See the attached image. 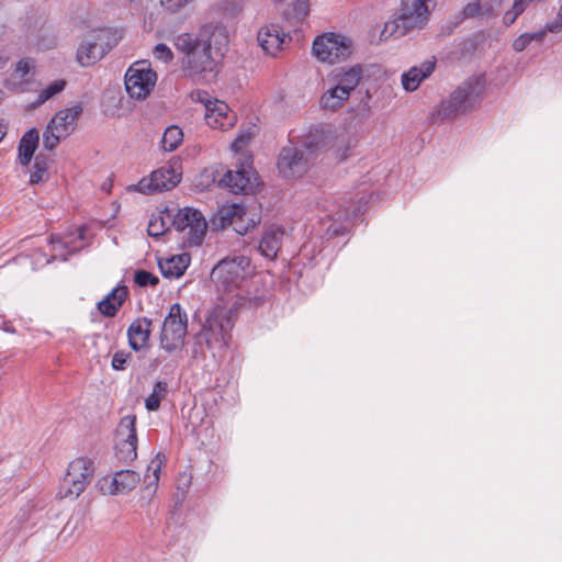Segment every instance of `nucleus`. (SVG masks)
Here are the masks:
<instances>
[{
  "label": "nucleus",
  "instance_id": "nucleus-1",
  "mask_svg": "<svg viewBox=\"0 0 562 562\" xmlns=\"http://www.w3.org/2000/svg\"><path fill=\"white\" fill-rule=\"evenodd\" d=\"M175 47L183 54L182 69L193 80L200 81L215 71L217 55L196 38V35L179 34L175 38Z\"/></svg>",
  "mask_w": 562,
  "mask_h": 562
},
{
  "label": "nucleus",
  "instance_id": "nucleus-2",
  "mask_svg": "<svg viewBox=\"0 0 562 562\" xmlns=\"http://www.w3.org/2000/svg\"><path fill=\"white\" fill-rule=\"evenodd\" d=\"M434 5L432 0H402L397 16L385 22L381 40L400 37L411 31L424 29Z\"/></svg>",
  "mask_w": 562,
  "mask_h": 562
},
{
  "label": "nucleus",
  "instance_id": "nucleus-3",
  "mask_svg": "<svg viewBox=\"0 0 562 562\" xmlns=\"http://www.w3.org/2000/svg\"><path fill=\"white\" fill-rule=\"evenodd\" d=\"M484 90V80L474 77L459 86L438 109V116L442 120H453L471 111L480 101Z\"/></svg>",
  "mask_w": 562,
  "mask_h": 562
},
{
  "label": "nucleus",
  "instance_id": "nucleus-4",
  "mask_svg": "<svg viewBox=\"0 0 562 562\" xmlns=\"http://www.w3.org/2000/svg\"><path fill=\"white\" fill-rule=\"evenodd\" d=\"M233 321L223 308H215L210 312L201 331L198 335L199 341H204L213 357L221 353L231 340Z\"/></svg>",
  "mask_w": 562,
  "mask_h": 562
},
{
  "label": "nucleus",
  "instance_id": "nucleus-5",
  "mask_svg": "<svg viewBox=\"0 0 562 562\" xmlns=\"http://www.w3.org/2000/svg\"><path fill=\"white\" fill-rule=\"evenodd\" d=\"M353 41L340 33L327 32L315 37L312 50L317 60L335 64L349 58L353 53Z\"/></svg>",
  "mask_w": 562,
  "mask_h": 562
},
{
  "label": "nucleus",
  "instance_id": "nucleus-6",
  "mask_svg": "<svg viewBox=\"0 0 562 562\" xmlns=\"http://www.w3.org/2000/svg\"><path fill=\"white\" fill-rule=\"evenodd\" d=\"M93 461L88 458H76L68 464L67 472L60 482L58 496L74 501L78 498L92 480Z\"/></svg>",
  "mask_w": 562,
  "mask_h": 562
},
{
  "label": "nucleus",
  "instance_id": "nucleus-7",
  "mask_svg": "<svg viewBox=\"0 0 562 562\" xmlns=\"http://www.w3.org/2000/svg\"><path fill=\"white\" fill-rule=\"evenodd\" d=\"M172 226L182 234L183 243L189 247L200 246L207 231L203 214L193 207H182L172 215Z\"/></svg>",
  "mask_w": 562,
  "mask_h": 562
},
{
  "label": "nucleus",
  "instance_id": "nucleus-8",
  "mask_svg": "<svg viewBox=\"0 0 562 562\" xmlns=\"http://www.w3.org/2000/svg\"><path fill=\"white\" fill-rule=\"evenodd\" d=\"M82 114V106L75 104L60 110L48 122L43 133V146L47 150L55 149L61 139L66 138L76 127V122Z\"/></svg>",
  "mask_w": 562,
  "mask_h": 562
},
{
  "label": "nucleus",
  "instance_id": "nucleus-9",
  "mask_svg": "<svg viewBox=\"0 0 562 562\" xmlns=\"http://www.w3.org/2000/svg\"><path fill=\"white\" fill-rule=\"evenodd\" d=\"M249 267L250 259L247 256L227 257L212 269L211 279L218 291L231 292L239 285Z\"/></svg>",
  "mask_w": 562,
  "mask_h": 562
},
{
  "label": "nucleus",
  "instance_id": "nucleus-10",
  "mask_svg": "<svg viewBox=\"0 0 562 562\" xmlns=\"http://www.w3.org/2000/svg\"><path fill=\"white\" fill-rule=\"evenodd\" d=\"M188 328V315L179 303L170 306L160 333L161 348L168 352L180 349L184 345Z\"/></svg>",
  "mask_w": 562,
  "mask_h": 562
},
{
  "label": "nucleus",
  "instance_id": "nucleus-11",
  "mask_svg": "<svg viewBox=\"0 0 562 562\" xmlns=\"http://www.w3.org/2000/svg\"><path fill=\"white\" fill-rule=\"evenodd\" d=\"M317 157V149L311 144L301 147H284L279 156L278 168L285 178L301 177Z\"/></svg>",
  "mask_w": 562,
  "mask_h": 562
},
{
  "label": "nucleus",
  "instance_id": "nucleus-12",
  "mask_svg": "<svg viewBox=\"0 0 562 562\" xmlns=\"http://www.w3.org/2000/svg\"><path fill=\"white\" fill-rule=\"evenodd\" d=\"M157 82V74L149 61H135L125 74V88L131 98L146 99Z\"/></svg>",
  "mask_w": 562,
  "mask_h": 562
},
{
  "label": "nucleus",
  "instance_id": "nucleus-13",
  "mask_svg": "<svg viewBox=\"0 0 562 562\" xmlns=\"http://www.w3.org/2000/svg\"><path fill=\"white\" fill-rule=\"evenodd\" d=\"M181 180V171L176 165L161 167L153 171L148 177H144L134 186L135 190L150 194L175 188Z\"/></svg>",
  "mask_w": 562,
  "mask_h": 562
},
{
  "label": "nucleus",
  "instance_id": "nucleus-14",
  "mask_svg": "<svg viewBox=\"0 0 562 562\" xmlns=\"http://www.w3.org/2000/svg\"><path fill=\"white\" fill-rule=\"evenodd\" d=\"M136 417L127 415L123 417L116 429V456L127 462L137 457V435L135 429Z\"/></svg>",
  "mask_w": 562,
  "mask_h": 562
},
{
  "label": "nucleus",
  "instance_id": "nucleus-15",
  "mask_svg": "<svg viewBox=\"0 0 562 562\" xmlns=\"http://www.w3.org/2000/svg\"><path fill=\"white\" fill-rule=\"evenodd\" d=\"M201 98L200 101L204 104L205 108V122L206 124L214 130L226 131L235 126L237 122V115L233 112L229 106L220 100H210L206 98Z\"/></svg>",
  "mask_w": 562,
  "mask_h": 562
},
{
  "label": "nucleus",
  "instance_id": "nucleus-16",
  "mask_svg": "<svg viewBox=\"0 0 562 562\" xmlns=\"http://www.w3.org/2000/svg\"><path fill=\"white\" fill-rule=\"evenodd\" d=\"M257 173L248 162L240 164L236 170H228L221 179V184L231 192L249 193L257 187Z\"/></svg>",
  "mask_w": 562,
  "mask_h": 562
},
{
  "label": "nucleus",
  "instance_id": "nucleus-17",
  "mask_svg": "<svg viewBox=\"0 0 562 562\" xmlns=\"http://www.w3.org/2000/svg\"><path fill=\"white\" fill-rule=\"evenodd\" d=\"M140 476L132 470H122L112 477H103L99 481L103 494L115 495L130 492L139 483Z\"/></svg>",
  "mask_w": 562,
  "mask_h": 562
},
{
  "label": "nucleus",
  "instance_id": "nucleus-18",
  "mask_svg": "<svg viewBox=\"0 0 562 562\" xmlns=\"http://www.w3.org/2000/svg\"><path fill=\"white\" fill-rule=\"evenodd\" d=\"M196 38L206 44L215 55L222 56V50L228 45V30L221 22L209 23L201 29Z\"/></svg>",
  "mask_w": 562,
  "mask_h": 562
},
{
  "label": "nucleus",
  "instance_id": "nucleus-19",
  "mask_svg": "<svg viewBox=\"0 0 562 562\" xmlns=\"http://www.w3.org/2000/svg\"><path fill=\"white\" fill-rule=\"evenodd\" d=\"M435 68V57L424 60L420 65L411 67L401 77L403 89L408 92L417 90L420 83L434 72Z\"/></svg>",
  "mask_w": 562,
  "mask_h": 562
},
{
  "label": "nucleus",
  "instance_id": "nucleus-20",
  "mask_svg": "<svg viewBox=\"0 0 562 562\" xmlns=\"http://www.w3.org/2000/svg\"><path fill=\"white\" fill-rule=\"evenodd\" d=\"M363 76V67L359 64L351 67L336 68L327 77L328 82L342 87L350 94L360 83Z\"/></svg>",
  "mask_w": 562,
  "mask_h": 562
},
{
  "label": "nucleus",
  "instance_id": "nucleus-21",
  "mask_svg": "<svg viewBox=\"0 0 562 562\" xmlns=\"http://www.w3.org/2000/svg\"><path fill=\"white\" fill-rule=\"evenodd\" d=\"M285 37L279 25L268 24L259 30L257 41L266 54L276 56L281 50Z\"/></svg>",
  "mask_w": 562,
  "mask_h": 562
},
{
  "label": "nucleus",
  "instance_id": "nucleus-22",
  "mask_svg": "<svg viewBox=\"0 0 562 562\" xmlns=\"http://www.w3.org/2000/svg\"><path fill=\"white\" fill-rule=\"evenodd\" d=\"M246 216L247 212L245 207L237 203L223 205L217 211L220 225L222 227L232 225L238 234H244L249 228L248 224L244 225V218Z\"/></svg>",
  "mask_w": 562,
  "mask_h": 562
},
{
  "label": "nucleus",
  "instance_id": "nucleus-23",
  "mask_svg": "<svg viewBox=\"0 0 562 562\" xmlns=\"http://www.w3.org/2000/svg\"><path fill=\"white\" fill-rule=\"evenodd\" d=\"M105 54L104 48L94 35H89L81 41L77 49V61L82 67H89L99 61Z\"/></svg>",
  "mask_w": 562,
  "mask_h": 562
},
{
  "label": "nucleus",
  "instance_id": "nucleus-24",
  "mask_svg": "<svg viewBox=\"0 0 562 562\" xmlns=\"http://www.w3.org/2000/svg\"><path fill=\"white\" fill-rule=\"evenodd\" d=\"M151 333V321L147 317L135 319L128 327L127 337L132 349L138 351L148 344Z\"/></svg>",
  "mask_w": 562,
  "mask_h": 562
},
{
  "label": "nucleus",
  "instance_id": "nucleus-25",
  "mask_svg": "<svg viewBox=\"0 0 562 562\" xmlns=\"http://www.w3.org/2000/svg\"><path fill=\"white\" fill-rule=\"evenodd\" d=\"M284 229L280 226L269 227L259 244V251L269 259L277 257L284 237Z\"/></svg>",
  "mask_w": 562,
  "mask_h": 562
},
{
  "label": "nucleus",
  "instance_id": "nucleus-26",
  "mask_svg": "<svg viewBox=\"0 0 562 562\" xmlns=\"http://www.w3.org/2000/svg\"><path fill=\"white\" fill-rule=\"evenodd\" d=\"M128 294V290L124 285L114 288L102 301L99 302L98 308L101 314L106 317H113L119 308L123 305Z\"/></svg>",
  "mask_w": 562,
  "mask_h": 562
},
{
  "label": "nucleus",
  "instance_id": "nucleus-27",
  "mask_svg": "<svg viewBox=\"0 0 562 562\" xmlns=\"http://www.w3.org/2000/svg\"><path fill=\"white\" fill-rule=\"evenodd\" d=\"M190 263L188 254L176 255L169 258L159 260V268L161 273L167 278L181 277Z\"/></svg>",
  "mask_w": 562,
  "mask_h": 562
},
{
  "label": "nucleus",
  "instance_id": "nucleus-28",
  "mask_svg": "<svg viewBox=\"0 0 562 562\" xmlns=\"http://www.w3.org/2000/svg\"><path fill=\"white\" fill-rule=\"evenodd\" d=\"M331 86L323 93L321 98V104L324 109L336 111L340 109L344 103L349 99L350 94L342 87H338L336 83Z\"/></svg>",
  "mask_w": 562,
  "mask_h": 562
},
{
  "label": "nucleus",
  "instance_id": "nucleus-29",
  "mask_svg": "<svg viewBox=\"0 0 562 562\" xmlns=\"http://www.w3.org/2000/svg\"><path fill=\"white\" fill-rule=\"evenodd\" d=\"M40 135L35 128L27 131L19 143V160L21 165L26 166L31 162L35 149L38 145Z\"/></svg>",
  "mask_w": 562,
  "mask_h": 562
},
{
  "label": "nucleus",
  "instance_id": "nucleus-30",
  "mask_svg": "<svg viewBox=\"0 0 562 562\" xmlns=\"http://www.w3.org/2000/svg\"><path fill=\"white\" fill-rule=\"evenodd\" d=\"M274 3L283 4V15L291 20H302L310 12L308 0H272Z\"/></svg>",
  "mask_w": 562,
  "mask_h": 562
},
{
  "label": "nucleus",
  "instance_id": "nucleus-31",
  "mask_svg": "<svg viewBox=\"0 0 562 562\" xmlns=\"http://www.w3.org/2000/svg\"><path fill=\"white\" fill-rule=\"evenodd\" d=\"M214 10L225 21H236L244 11V0H221Z\"/></svg>",
  "mask_w": 562,
  "mask_h": 562
},
{
  "label": "nucleus",
  "instance_id": "nucleus-32",
  "mask_svg": "<svg viewBox=\"0 0 562 562\" xmlns=\"http://www.w3.org/2000/svg\"><path fill=\"white\" fill-rule=\"evenodd\" d=\"M170 225H172V214L159 212L158 214H153L147 232L149 236L158 238L169 229Z\"/></svg>",
  "mask_w": 562,
  "mask_h": 562
},
{
  "label": "nucleus",
  "instance_id": "nucleus-33",
  "mask_svg": "<svg viewBox=\"0 0 562 562\" xmlns=\"http://www.w3.org/2000/svg\"><path fill=\"white\" fill-rule=\"evenodd\" d=\"M164 465V459L157 454L148 464L147 473L145 474V491L149 494L155 493L159 481V474Z\"/></svg>",
  "mask_w": 562,
  "mask_h": 562
},
{
  "label": "nucleus",
  "instance_id": "nucleus-34",
  "mask_svg": "<svg viewBox=\"0 0 562 562\" xmlns=\"http://www.w3.org/2000/svg\"><path fill=\"white\" fill-rule=\"evenodd\" d=\"M183 142V132L177 125L167 127L161 137V148L165 151H175Z\"/></svg>",
  "mask_w": 562,
  "mask_h": 562
},
{
  "label": "nucleus",
  "instance_id": "nucleus-35",
  "mask_svg": "<svg viewBox=\"0 0 562 562\" xmlns=\"http://www.w3.org/2000/svg\"><path fill=\"white\" fill-rule=\"evenodd\" d=\"M168 393V384L164 381H158L155 383L151 393L145 400V406L148 411L155 412L160 407L161 401L166 397Z\"/></svg>",
  "mask_w": 562,
  "mask_h": 562
},
{
  "label": "nucleus",
  "instance_id": "nucleus-36",
  "mask_svg": "<svg viewBox=\"0 0 562 562\" xmlns=\"http://www.w3.org/2000/svg\"><path fill=\"white\" fill-rule=\"evenodd\" d=\"M66 87V81L63 79L55 80L49 83L46 88L42 89L38 93L37 100L35 101L36 105L45 103L47 100L53 98L54 95L61 92Z\"/></svg>",
  "mask_w": 562,
  "mask_h": 562
},
{
  "label": "nucleus",
  "instance_id": "nucleus-37",
  "mask_svg": "<svg viewBox=\"0 0 562 562\" xmlns=\"http://www.w3.org/2000/svg\"><path fill=\"white\" fill-rule=\"evenodd\" d=\"M47 177L48 173L46 160L41 156H37L35 158L34 171L31 173L30 181L31 183L36 184L46 180Z\"/></svg>",
  "mask_w": 562,
  "mask_h": 562
},
{
  "label": "nucleus",
  "instance_id": "nucleus-38",
  "mask_svg": "<svg viewBox=\"0 0 562 562\" xmlns=\"http://www.w3.org/2000/svg\"><path fill=\"white\" fill-rule=\"evenodd\" d=\"M34 60L31 58H23L18 61L13 76L19 80H25L26 76L34 69Z\"/></svg>",
  "mask_w": 562,
  "mask_h": 562
},
{
  "label": "nucleus",
  "instance_id": "nucleus-39",
  "mask_svg": "<svg viewBox=\"0 0 562 562\" xmlns=\"http://www.w3.org/2000/svg\"><path fill=\"white\" fill-rule=\"evenodd\" d=\"M151 54H153V57L155 58V60L161 61L162 64H168L173 59L172 50L170 49L169 46H167L164 43L157 44L153 48Z\"/></svg>",
  "mask_w": 562,
  "mask_h": 562
},
{
  "label": "nucleus",
  "instance_id": "nucleus-40",
  "mask_svg": "<svg viewBox=\"0 0 562 562\" xmlns=\"http://www.w3.org/2000/svg\"><path fill=\"white\" fill-rule=\"evenodd\" d=\"M526 7H524V0H514L513 7L510 10L506 11L503 21L506 25L513 24L516 19L525 11Z\"/></svg>",
  "mask_w": 562,
  "mask_h": 562
},
{
  "label": "nucleus",
  "instance_id": "nucleus-41",
  "mask_svg": "<svg viewBox=\"0 0 562 562\" xmlns=\"http://www.w3.org/2000/svg\"><path fill=\"white\" fill-rule=\"evenodd\" d=\"M155 3H158L165 11L175 13L187 4L192 2L193 0H151Z\"/></svg>",
  "mask_w": 562,
  "mask_h": 562
},
{
  "label": "nucleus",
  "instance_id": "nucleus-42",
  "mask_svg": "<svg viewBox=\"0 0 562 562\" xmlns=\"http://www.w3.org/2000/svg\"><path fill=\"white\" fill-rule=\"evenodd\" d=\"M158 281V278L148 271L138 270L135 273V282L139 286L156 285Z\"/></svg>",
  "mask_w": 562,
  "mask_h": 562
},
{
  "label": "nucleus",
  "instance_id": "nucleus-43",
  "mask_svg": "<svg viewBox=\"0 0 562 562\" xmlns=\"http://www.w3.org/2000/svg\"><path fill=\"white\" fill-rule=\"evenodd\" d=\"M252 133L250 130L241 131L237 138L232 144V149L235 153H240L246 147V145L249 143V140L252 138Z\"/></svg>",
  "mask_w": 562,
  "mask_h": 562
},
{
  "label": "nucleus",
  "instance_id": "nucleus-44",
  "mask_svg": "<svg viewBox=\"0 0 562 562\" xmlns=\"http://www.w3.org/2000/svg\"><path fill=\"white\" fill-rule=\"evenodd\" d=\"M128 359H130V353H126L124 351L115 352L112 358V368L114 370H124L125 364L127 363Z\"/></svg>",
  "mask_w": 562,
  "mask_h": 562
},
{
  "label": "nucleus",
  "instance_id": "nucleus-45",
  "mask_svg": "<svg viewBox=\"0 0 562 562\" xmlns=\"http://www.w3.org/2000/svg\"><path fill=\"white\" fill-rule=\"evenodd\" d=\"M529 44H530L529 37L527 36V33H524L514 40L512 46L515 52L519 53V52L525 50Z\"/></svg>",
  "mask_w": 562,
  "mask_h": 562
},
{
  "label": "nucleus",
  "instance_id": "nucleus-46",
  "mask_svg": "<svg viewBox=\"0 0 562 562\" xmlns=\"http://www.w3.org/2000/svg\"><path fill=\"white\" fill-rule=\"evenodd\" d=\"M481 7L479 2L468 3L463 9V15L465 18H473L480 13Z\"/></svg>",
  "mask_w": 562,
  "mask_h": 562
},
{
  "label": "nucleus",
  "instance_id": "nucleus-47",
  "mask_svg": "<svg viewBox=\"0 0 562 562\" xmlns=\"http://www.w3.org/2000/svg\"><path fill=\"white\" fill-rule=\"evenodd\" d=\"M562 31V20L557 15L555 20L551 23L546 24L544 32L548 33H560Z\"/></svg>",
  "mask_w": 562,
  "mask_h": 562
},
{
  "label": "nucleus",
  "instance_id": "nucleus-48",
  "mask_svg": "<svg viewBox=\"0 0 562 562\" xmlns=\"http://www.w3.org/2000/svg\"><path fill=\"white\" fill-rule=\"evenodd\" d=\"M547 35V32H544V27L538 32H533V33H527V36L529 37V42H538V43H542L544 37Z\"/></svg>",
  "mask_w": 562,
  "mask_h": 562
},
{
  "label": "nucleus",
  "instance_id": "nucleus-49",
  "mask_svg": "<svg viewBox=\"0 0 562 562\" xmlns=\"http://www.w3.org/2000/svg\"><path fill=\"white\" fill-rule=\"evenodd\" d=\"M50 243L54 245V250L57 251L60 248H68L69 247V241L67 240H63L60 237L58 236H53L50 238Z\"/></svg>",
  "mask_w": 562,
  "mask_h": 562
},
{
  "label": "nucleus",
  "instance_id": "nucleus-50",
  "mask_svg": "<svg viewBox=\"0 0 562 562\" xmlns=\"http://www.w3.org/2000/svg\"><path fill=\"white\" fill-rule=\"evenodd\" d=\"M7 134V125L0 121V142L3 139V137Z\"/></svg>",
  "mask_w": 562,
  "mask_h": 562
},
{
  "label": "nucleus",
  "instance_id": "nucleus-51",
  "mask_svg": "<svg viewBox=\"0 0 562 562\" xmlns=\"http://www.w3.org/2000/svg\"><path fill=\"white\" fill-rule=\"evenodd\" d=\"M83 232H85L83 229H79V231H78V238H79V239H82V238H83Z\"/></svg>",
  "mask_w": 562,
  "mask_h": 562
},
{
  "label": "nucleus",
  "instance_id": "nucleus-52",
  "mask_svg": "<svg viewBox=\"0 0 562 562\" xmlns=\"http://www.w3.org/2000/svg\"><path fill=\"white\" fill-rule=\"evenodd\" d=\"M557 15L560 18V20H562V5L559 8Z\"/></svg>",
  "mask_w": 562,
  "mask_h": 562
},
{
  "label": "nucleus",
  "instance_id": "nucleus-53",
  "mask_svg": "<svg viewBox=\"0 0 562 562\" xmlns=\"http://www.w3.org/2000/svg\"><path fill=\"white\" fill-rule=\"evenodd\" d=\"M78 249H79L78 247H71V248H69V251H68V252H69V254H71V252L77 251Z\"/></svg>",
  "mask_w": 562,
  "mask_h": 562
},
{
  "label": "nucleus",
  "instance_id": "nucleus-54",
  "mask_svg": "<svg viewBox=\"0 0 562 562\" xmlns=\"http://www.w3.org/2000/svg\"><path fill=\"white\" fill-rule=\"evenodd\" d=\"M531 0H524V7H527V4L530 2Z\"/></svg>",
  "mask_w": 562,
  "mask_h": 562
}]
</instances>
